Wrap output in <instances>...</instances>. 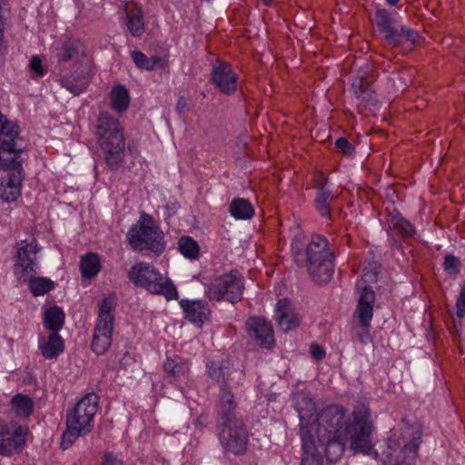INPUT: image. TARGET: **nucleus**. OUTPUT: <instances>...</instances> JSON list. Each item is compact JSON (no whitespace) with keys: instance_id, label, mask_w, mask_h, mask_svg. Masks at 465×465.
<instances>
[{"instance_id":"8fccbe9b","label":"nucleus","mask_w":465,"mask_h":465,"mask_svg":"<svg viewBox=\"0 0 465 465\" xmlns=\"http://www.w3.org/2000/svg\"><path fill=\"white\" fill-rule=\"evenodd\" d=\"M175 109L178 114H183L187 109V102L184 97H179Z\"/></svg>"},{"instance_id":"6ab92c4d","label":"nucleus","mask_w":465,"mask_h":465,"mask_svg":"<svg viewBox=\"0 0 465 465\" xmlns=\"http://www.w3.org/2000/svg\"><path fill=\"white\" fill-rule=\"evenodd\" d=\"M275 320L283 332L291 331L300 325L301 317L292 308L290 301L281 299L275 308Z\"/></svg>"},{"instance_id":"de8ad7c7","label":"nucleus","mask_w":465,"mask_h":465,"mask_svg":"<svg viewBox=\"0 0 465 465\" xmlns=\"http://www.w3.org/2000/svg\"><path fill=\"white\" fill-rule=\"evenodd\" d=\"M444 266L447 271L457 270L459 262L454 256L450 255L445 258Z\"/></svg>"},{"instance_id":"49530a36","label":"nucleus","mask_w":465,"mask_h":465,"mask_svg":"<svg viewBox=\"0 0 465 465\" xmlns=\"http://www.w3.org/2000/svg\"><path fill=\"white\" fill-rule=\"evenodd\" d=\"M103 465H124V461L113 453H106L104 457Z\"/></svg>"},{"instance_id":"dca6fc26","label":"nucleus","mask_w":465,"mask_h":465,"mask_svg":"<svg viewBox=\"0 0 465 465\" xmlns=\"http://www.w3.org/2000/svg\"><path fill=\"white\" fill-rule=\"evenodd\" d=\"M371 65L365 64V69L361 70L359 74L353 78L351 83V90L355 98L365 106L372 110L378 108L377 99L374 90L370 85V76L368 74Z\"/></svg>"},{"instance_id":"aec40b11","label":"nucleus","mask_w":465,"mask_h":465,"mask_svg":"<svg viewBox=\"0 0 465 465\" xmlns=\"http://www.w3.org/2000/svg\"><path fill=\"white\" fill-rule=\"evenodd\" d=\"M23 180L22 165L14 168L7 176L0 182V198L7 203L15 201L21 193Z\"/></svg>"},{"instance_id":"39448f33","label":"nucleus","mask_w":465,"mask_h":465,"mask_svg":"<svg viewBox=\"0 0 465 465\" xmlns=\"http://www.w3.org/2000/svg\"><path fill=\"white\" fill-rule=\"evenodd\" d=\"M126 238L132 249L137 252L149 251L159 256L165 250L163 232L146 213H141L138 222L128 231Z\"/></svg>"},{"instance_id":"9b49d317","label":"nucleus","mask_w":465,"mask_h":465,"mask_svg":"<svg viewBox=\"0 0 465 465\" xmlns=\"http://www.w3.org/2000/svg\"><path fill=\"white\" fill-rule=\"evenodd\" d=\"M28 429L15 421L6 422L0 418V455L19 453L26 441Z\"/></svg>"},{"instance_id":"4be33fe9","label":"nucleus","mask_w":465,"mask_h":465,"mask_svg":"<svg viewBox=\"0 0 465 465\" xmlns=\"http://www.w3.org/2000/svg\"><path fill=\"white\" fill-rule=\"evenodd\" d=\"M39 349L45 359H56L64 351V342L57 332H53L47 338H40Z\"/></svg>"},{"instance_id":"1a4fd4ad","label":"nucleus","mask_w":465,"mask_h":465,"mask_svg":"<svg viewBox=\"0 0 465 465\" xmlns=\"http://www.w3.org/2000/svg\"><path fill=\"white\" fill-rule=\"evenodd\" d=\"M219 426V440L226 452L242 455L248 445V432L242 420H231L223 415V424Z\"/></svg>"},{"instance_id":"f03ea898","label":"nucleus","mask_w":465,"mask_h":465,"mask_svg":"<svg viewBox=\"0 0 465 465\" xmlns=\"http://www.w3.org/2000/svg\"><path fill=\"white\" fill-rule=\"evenodd\" d=\"M295 262L304 266L312 280L319 284L331 281L334 272V254L328 240L319 234L312 235L302 252L298 241L292 244Z\"/></svg>"},{"instance_id":"7c9ffc66","label":"nucleus","mask_w":465,"mask_h":465,"mask_svg":"<svg viewBox=\"0 0 465 465\" xmlns=\"http://www.w3.org/2000/svg\"><path fill=\"white\" fill-rule=\"evenodd\" d=\"M206 373L217 382H225L231 373V367L227 361H212L206 363Z\"/></svg>"},{"instance_id":"0eeeda50","label":"nucleus","mask_w":465,"mask_h":465,"mask_svg":"<svg viewBox=\"0 0 465 465\" xmlns=\"http://www.w3.org/2000/svg\"><path fill=\"white\" fill-rule=\"evenodd\" d=\"M116 306L115 294H109L98 304V317L93 334L92 350L97 355L104 354L112 344L114 311Z\"/></svg>"},{"instance_id":"c85d7f7f","label":"nucleus","mask_w":465,"mask_h":465,"mask_svg":"<svg viewBox=\"0 0 465 465\" xmlns=\"http://www.w3.org/2000/svg\"><path fill=\"white\" fill-rule=\"evenodd\" d=\"M229 213L236 220H248L254 215V209L248 200L236 198L231 202Z\"/></svg>"},{"instance_id":"c756f323","label":"nucleus","mask_w":465,"mask_h":465,"mask_svg":"<svg viewBox=\"0 0 465 465\" xmlns=\"http://www.w3.org/2000/svg\"><path fill=\"white\" fill-rule=\"evenodd\" d=\"M301 465H322L321 454L315 439H303Z\"/></svg>"},{"instance_id":"864d4df0","label":"nucleus","mask_w":465,"mask_h":465,"mask_svg":"<svg viewBox=\"0 0 465 465\" xmlns=\"http://www.w3.org/2000/svg\"><path fill=\"white\" fill-rule=\"evenodd\" d=\"M6 0H0V19H5L4 12L5 10Z\"/></svg>"},{"instance_id":"79ce46f5","label":"nucleus","mask_w":465,"mask_h":465,"mask_svg":"<svg viewBox=\"0 0 465 465\" xmlns=\"http://www.w3.org/2000/svg\"><path fill=\"white\" fill-rule=\"evenodd\" d=\"M28 67L33 79H40L44 77L47 72L43 65L42 59L37 55L31 58Z\"/></svg>"},{"instance_id":"473e14b6","label":"nucleus","mask_w":465,"mask_h":465,"mask_svg":"<svg viewBox=\"0 0 465 465\" xmlns=\"http://www.w3.org/2000/svg\"><path fill=\"white\" fill-rule=\"evenodd\" d=\"M111 107L119 113L126 111L130 104V96L124 85L114 86L110 92Z\"/></svg>"},{"instance_id":"c03bdc74","label":"nucleus","mask_w":465,"mask_h":465,"mask_svg":"<svg viewBox=\"0 0 465 465\" xmlns=\"http://www.w3.org/2000/svg\"><path fill=\"white\" fill-rule=\"evenodd\" d=\"M335 145L346 154H350L352 152V146L346 138H338Z\"/></svg>"},{"instance_id":"2f4dec72","label":"nucleus","mask_w":465,"mask_h":465,"mask_svg":"<svg viewBox=\"0 0 465 465\" xmlns=\"http://www.w3.org/2000/svg\"><path fill=\"white\" fill-rule=\"evenodd\" d=\"M28 282L30 292L34 296H41L48 293L55 288V282L47 277L28 275Z\"/></svg>"},{"instance_id":"393cba45","label":"nucleus","mask_w":465,"mask_h":465,"mask_svg":"<svg viewBox=\"0 0 465 465\" xmlns=\"http://www.w3.org/2000/svg\"><path fill=\"white\" fill-rule=\"evenodd\" d=\"M190 369L189 362L179 356L167 358L163 363V371L165 374L173 379L185 378Z\"/></svg>"},{"instance_id":"9d476101","label":"nucleus","mask_w":465,"mask_h":465,"mask_svg":"<svg viewBox=\"0 0 465 465\" xmlns=\"http://www.w3.org/2000/svg\"><path fill=\"white\" fill-rule=\"evenodd\" d=\"M375 23L385 40L391 45L397 46L402 43L414 44L419 35L406 26L400 29L395 27V20L385 9H379L375 13Z\"/></svg>"},{"instance_id":"2eb2a0df","label":"nucleus","mask_w":465,"mask_h":465,"mask_svg":"<svg viewBox=\"0 0 465 465\" xmlns=\"http://www.w3.org/2000/svg\"><path fill=\"white\" fill-rule=\"evenodd\" d=\"M245 330L248 336L263 348H272L274 345V335L272 324L261 317H250L245 322Z\"/></svg>"},{"instance_id":"f8f14e48","label":"nucleus","mask_w":465,"mask_h":465,"mask_svg":"<svg viewBox=\"0 0 465 465\" xmlns=\"http://www.w3.org/2000/svg\"><path fill=\"white\" fill-rule=\"evenodd\" d=\"M376 274L364 272L361 280L356 282V288L359 290L358 305L356 313L360 324L367 329L373 316V303L375 301V293L372 288L366 285V282H375Z\"/></svg>"},{"instance_id":"a878e982","label":"nucleus","mask_w":465,"mask_h":465,"mask_svg":"<svg viewBox=\"0 0 465 465\" xmlns=\"http://www.w3.org/2000/svg\"><path fill=\"white\" fill-rule=\"evenodd\" d=\"M19 134L18 125L8 121L0 113V146L4 143L11 146V149L17 150L15 148V141Z\"/></svg>"},{"instance_id":"423d86ee","label":"nucleus","mask_w":465,"mask_h":465,"mask_svg":"<svg viewBox=\"0 0 465 465\" xmlns=\"http://www.w3.org/2000/svg\"><path fill=\"white\" fill-rule=\"evenodd\" d=\"M128 278L135 286L144 288L153 294L163 295L167 301L178 299V292L173 282L147 262H141L132 266Z\"/></svg>"},{"instance_id":"a19ab883","label":"nucleus","mask_w":465,"mask_h":465,"mask_svg":"<svg viewBox=\"0 0 465 465\" xmlns=\"http://www.w3.org/2000/svg\"><path fill=\"white\" fill-rule=\"evenodd\" d=\"M59 84L62 87L68 90L71 94L74 95H79L82 94L85 89L87 83L84 78H80L78 76H73V77H62L59 79Z\"/></svg>"},{"instance_id":"09e8293b","label":"nucleus","mask_w":465,"mask_h":465,"mask_svg":"<svg viewBox=\"0 0 465 465\" xmlns=\"http://www.w3.org/2000/svg\"><path fill=\"white\" fill-rule=\"evenodd\" d=\"M5 19H0V54L6 50V43L4 39Z\"/></svg>"},{"instance_id":"58836bf2","label":"nucleus","mask_w":465,"mask_h":465,"mask_svg":"<svg viewBox=\"0 0 465 465\" xmlns=\"http://www.w3.org/2000/svg\"><path fill=\"white\" fill-rule=\"evenodd\" d=\"M391 226L402 236H413L416 232L414 226L409 221L404 219L400 213L391 215Z\"/></svg>"},{"instance_id":"e433bc0d","label":"nucleus","mask_w":465,"mask_h":465,"mask_svg":"<svg viewBox=\"0 0 465 465\" xmlns=\"http://www.w3.org/2000/svg\"><path fill=\"white\" fill-rule=\"evenodd\" d=\"M64 323V313L57 306L50 307L46 310L44 317V326L54 332L62 329Z\"/></svg>"},{"instance_id":"a211bd4d","label":"nucleus","mask_w":465,"mask_h":465,"mask_svg":"<svg viewBox=\"0 0 465 465\" xmlns=\"http://www.w3.org/2000/svg\"><path fill=\"white\" fill-rule=\"evenodd\" d=\"M212 82L224 94H232L238 88V77L228 64L213 65Z\"/></svg>"},{"instance_id":"f704fd0d","label":"nucleus","mask_w":465,"mask_h":465,"mask_svg":"<svg viewBox=\"0 0 465 465\" xmlns=\"http://www.w3.org/2000/svg\"><path fill=\"white\" fill-rule=\"evenodd\" d=\"M316 444L325 446V453L328 460L333 461L340 458L344 451L345 445L350 444V440H338L335 439H316Z\"/></svg>"},{"instance_id":"412c9836","label":"nucleus","mask_w":465,"mask_h":465,"mask_svg":"<svg viewBox=\"0 0 465 465\" xmlns=\"http://www.w3.org/2000/svg\"><path fill=\"white\" fill-rule=\"evenodd\" d=\"M179 304L184 312L185 319L194 324L202 325L209 319L211 310L203 301L182 300Z\"/></svg>"},{"instance_id":"72a5a7b5","label":"nucleus","mask_w":465,"mask_h":465,"mask_svg":"<svg viewBox=\"0 0 465 465\" xmlns=\"http://www.w3.org/2000/svg\"><path fill=\"white\" fill-rule=\"evenodd\" d=\"M80 271L82 277L84 279H92L101 271V262L97 254L88 253L81 258Z\"/></svg>"},{"instance_id":"c9c22d12","label":"nucleus","mask_w":465,"mask_h":465,"mask_svg":"<svg viewBox=\"0 0 465 465\" xmlns=\"http://www.w3.org/2000/svg\"><path fill=\"white\" fill-rule=\"evenodd\" d=\"M125 25L130 34L134 37H141L144 32V22L143 11L136 8L128 12L125 17Z\"/></svg>"},{"instance_id":"6e6552de","label":"nucleus","mask_w":465,"mask_h":465,"mask_svg":"<svg viewBox=\"0 0 465 465\" xmlns=\"http://www.w3.org/2000/svg\"><path fill=\"white\" fill-rule=\"evenodd\" d=\"M243 277L237 270L215 277L207 288L206 294L212 301L236 303L242 299Z\"/></svg>"},{"instance_id":"603ef678","label":"nucleus","mask_w":465,"mask_h":465,"mask_svg":"<svg viewBox=\"0 0 465 465\" xmlns=\"http://www.w3.org/2000/svg\"><path fill=\"white\" fill-rule=\"evenodd\" d=\"M358 340L360 341V342L365 344L368 341H370L371 336L368 331H364L361 333H358Z\"/></svg>"},{"instance_id":"5fc2aeb1","label":"nucleus","mask_w":465,"mask_h":465,"mask_svg":"<svg viewBox=\"0 0 465 465\" xmlns=\"http://www.w3.org/2000/svg\"><path fill=\"white\" fill-rule=\"evenodd\" d=\"M391 5H395L399 0H386Z\"/></svg>"},{"instance_id":"f3484780","label":"nucleus","mask_w":465,"mask_h":465,"mask_svg":"<svg viewBox=\"0 0 465 465\" xmlns=\"http://www.w3.org/2000/svg\"><path fill=\"white\" fill-rule=\"evenodd\" d=\"M53 57L58 63H66L85 55L84 44L75 38H64L55 41L50 47Z\"/></svg>"},{"instance_id":"37998d69","label":"nucleus","mask_w":465,"mask_h":465,"mask_svg":"<svg viewBox=\"0 0 465 465\" xmlns=\"http://www.w3.org/2000/svg\"><path fill=\"white\" fill-rule=\"evenodd\" d=\"M456 315L461 319L465 315V284L461 287L460 295L456 301Z\"/></svg>"},{"instance_id":"cd10ccee","label":"nucleus","mask_w":465,"mask_h":465,"mask_svg":"<svg viewBox=\"0 0 465 465\" xmlns=\"http://www.w3.org/2000/svg\"><path fill=\"white\" fill-rule=\"evenodd\" d=\"M20 150H13L11 146L4 143L0 146V171L8 170L11 172L14 168L21 166Z\"/></svg>"},{"instance_id":"7ed1b4c3","label":"nucleus","mask_w":465,"mask_h":465,"mask_svg":"<svg viewBox=\"0 0 465 465\" xmlns=\"http://www.w3.org/2000/svg\"><path fill=\"white\" fill-rule=\"evenodd\" d=\"M99 397L95 393H88L72 409L66 411V429L61 437V447L69 449L79 437L92 431L94 417L98 410Z\"/></svg>"},{"instance_id":"bb28decb","label":"nucleus","mask_w":465,"mask_h":465,"mask_svg":"<svg viewBox=\"0 0 465 465\" xmlns=\"http://www.w3.org/2000/svg\"><path fill=\"white\" fill-rule=\"evenodd\" d=\"M131 57L138 68L146 71L163 68L166 65V61L163 58L158 56L148 57L141 51H132Z\"/></svg>"},{"instance_id":"f257e3e1","label":"nucleus","mask_w":465,"mask_h":465,"mask_svg":"<svg viewBox=\"0 0 465 465\" xmlns=\"http://www.w3.org/2000/svg\"><path fill=\"white\" fill-rule=\"evenodd\" d=\"M313 432L314 439L350 440L355 452L374 459L381 465H416L421 440L418 425L405 419L391 429L386 439L373 442L374 425L369 409L356 406L351 414L341 405L332 404L320 413Z\"/></svg>"},{"instance_id":"4468645a","label":"nucleus","mask_w":465,"mask_h":465,"mask_svg":"<svg viewBox=\"0 0 465 465\" xmlns=\"http://www.w3.org/2000/svg\"><path fill=\"white\" fill-rule=\"evenodd\" d=\"M296 410L300 418L301 439H314L313 432L319 413L316 412L314 401L306 396H301L296 401Z\"/></svg>"},{"instance_id":"b1692460","label":"nucleus","mask_w":465,"mask_h":465,"mask_svg":"<svg viewBox=\"0 0 465 465\" xmlns=\"http://www.w3.org/2000/svg\"><path fill=\"white\" fill-rule=\"evenodd\" d=\"M336 196L327 187H321L315 193L314 205L317 212L324 218H330L331 210Z\"/></svg>"},{"instance_id":"5701e85b","label":"nucleus","mask_w":465,"mask_h":465,"mask_svg":"<svg viewBox=\"0 0 465 465\" xmlns=\"http://www.w3.org/2000/svg\"><path fill=\"white\" fill-rule=\"evenodd\" d=\"M235 409L236 403L233 395L231 391L223 390L218 404V424H223V415L228 416L231 420H242L237 417Z\"/></svg>"},{"instance_id":"20e7f679","label":"nucleus","mask_w":465,"mask_h":465,"mask_svg":"<svg viewBox=\"0 0 465 465\" xmlns=\"http://www.w3.org/2000/svg\"><path fill=\"white\" fill-rule=\"evenodd\" d=\"M96 135L104 161L112 170L118 169L125 154V138L119 121L108 114H101L97 119Z\"/></svg>"},{"instance_id":"a18cd8bd","label":"nucleus","mask_w":465,"mask_h":465,"mask_svg":"<svg viewBox=\"0 0 465 465\" xmlns=\"http://www.w3.org/2000/svg\"><path fill=\"white\" fill-rule=\"evenodd\" d=\"M327 182L328 178L322 173H316L313 177V186L316 192L319 191L321 187H326Z\"/></svg>"},{"instance_id":"ea45409f","label":"nucleus","mask_w":465,"mask_h":465,"mask_svg":"<svg viewBox=\"0 0 465 465\" xmlns=\"http://www.w3.org/2000/svg\"><path fill=\"white\" fill-rule=\"evenodd\" d=\"M178 248L181 253L188 259L194 260L199 255V245L192 237H182L179 240Z\"/></svg>"},{"instance_id":"ddd939ff","label":"nucleus","mask_w":465,"mask_h":465,"mask_svg":"<svg viewBox=\"0 0 465 465\" xmlns=\"http://www.w3.org/2000/svg\"><path fill=\"white\" fill-rule=\"evenodd\" d=\"M38 244L35 239L31 242L22 241L17 249V260L15 264V274L20 282H25L28 275L36 273Z\"/></svg>"},{"instance_id":"3c124183","label":"nucleus","mask_w":465,"mask_h":465,"mask_svg":"<svg viewBox=\"0 0 465 465\" xmlns=\"http://www.w3.org/2000/svg\"><path fill=\"white\" fill-rule=\"evenodd\" d=\"M312 354L315 359L320 360V359L323 358L325 353H324L323 350H322L318 345H312Z\"/></svg>"},{"instance_id":"4c0bfd02","label":"nucleus","mask_w":465,"mask_h":465,"mask_svg":"<svg viewBox=\"0 0 465 465\" xmlns=\"http://www.w3.org/2000/svg\"><path fill=\"white\" fill-rule=\"evenodd\" d=\"M12 411L21 418L29 417L34 409V401L25 394H17L11 400Z\"/></svg>"},{"instance_id":"6e6d98bb","label":"nucleus","mask_w":465,"mask_h":465,"mask_svg":"<svg viewBox=\"0 0 465 465\" xmlns=\"http://www.w3.org/2000/svg\"><path fill=\"white\" fill-rule=\"evenodd\" d=\"M262 1H263V3H264L266 5H270V4H271V2H272V0H262Z\"/></svg>"}]
</instances>
